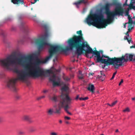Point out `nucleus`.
<instances>
[{
	"mask_svg": "<svg viewBox=\"0 0 135 135\" xmlns=\"http://www.w3.org/2000/svg\"><path fill=\"white\" fill-rule=\"evenodd\" d=\"M36 59L33 56L28 57L22 56L19 58L14 59L13 55H9L6 58H3V68L7 70H10L13 66L17 65H20L25 68L24 70H19L17 69H14L13 71L16 73L17 78L9 80L7 83V86L11 90L16 91V83L18 80L24 81L27 80L28 77L36 78L42 76H50V81L52 82L54 86H60L62 87V94L60 97V102L59 103H56L54 105L52 108L55 113H60L61 108L64 107L65 106L62 105L65 104V96H68V94L67 93V91L69 89L68 86V84L61 82L60 78L57 76V73L60 71V69L57 70L52 68L45 72L39 67L40 64H39L38 66L44 71V74L37 77H33L30 75L28 72L29 68L30 67L29 65L30 64L31 66L36 65V64L38 62L37 61H34V60H35Z\"/></svg>",
	"mask_w": 135,
	"mask_h": 135,
	"instance_id": "obj_1",
	"label": "nucleus"
},
{
	"mask_svg": "<svg viewBox=\"0 0 135 135\" xmlns=\"http://www.w3.org/2000/svg\"><path fill=\"white\" fill-rule=\"evenodd\" d=\"M41 41V43L38 47L39 50L41 51L43 49L48 47L49 48V55L45 59L39 58L37 57V61L38 62L37 63V77L43 75L44 73V71L38 66V65L46 62L51 59L54 54L60 53L62 52H65L66 50H72L74 46H75L76 49L75 53L78 56L81 55L84 51H85L86 47L88 49L87 50L88 53H92L95 56H98L100 52L97 51H93L87 44H85V42L84 41L81 35L77 36H74L72 39L69 40L68 41V45L67 46L66 50L63 49L59 46H52L47 42L45 39L42 40L40 38L37 39V43Z\"/></svg>",
	"mask_w": 135,
	"mask_h": 135,
	"instance_id": "obj_2",
	"label": "nucleus"
},
{
	"mask_svg": "<svg viewBox=\"0 0 135 135\" xmlns=\"http://www.w3.org/2000/svg\"><path fill=\"white\" fill-rule=\"evenodd\" d=\"M121 8V4L118 2L107 3L105 6L107 15L106 20H102L103 17L102 14H95L88 16L86 19L85 22L89 26L92 25L98 28L105 27L107 26V24L109 23L112 21L115 16L123 15V12L119 11Z\"/></svg>",
	"mask_w": 135,
	"mask_h": 135,
	"instance_id": "obj_3",
	"label": "nucleus"
},
{
	"mask_svg": "<svg viewBox=\"0 0 135 135\" xmlns=\"http://www.w3.org/2000/svg\"><path fill=\"white\" fill-rule=\"evenodd\" d=\"M95 59L97 62H101L104 63L102 65V68L105 69L106 66L110 64L116 69H118L122 66L124 62H126L129 60L135 62V55L126 54L121 57L110 58L108 57L102 55L101 56L100 52L98 56H95Z\"/></svg>",
	"mask_w": 135,
	"mask_h": 135,
	"instance_id": "obj_4",
	"label": "nucleus"
},
{
	"mask_svg": "<svg viewBox=\"0 0 135 135\" xmlns=\"http://www.w3.org/2000/svg\"><path fill=\"white\" fill-rule=\"evenodd\" d=\"M66 97V102H65V104H63L62 105H65L64 107V109L66 112L68 114L71 115L72 114L69 112L68 110V109L70 108V105L71 103V100H72V99L71 98L69 95L68 96H65Z\"/></svg>",
	"mask_w": 135,
	"mask_h": 135,
	"instance_id": "obj_5",
	"label": "nucleus"
},
{
	"mask_svg": "<svg viewBox=\"0 0 135 135\" xmlns=\"http://www.w3.org/2000/svg\"><path fill=\"white\" fill-rule=\"evenodd\" d=\"M132 24L129 23V24L128 26V31L126 33V36H124V39L125 40H127L129 44H130V43H132L133 42L131 38L129 37V32H130L131 30L133 28V26L132 25Z\"/></svg>",
	"mask_w": 135,
	"mask_h": 135,
	"instance_id": "obj_6",
	"label": "nucleus"
},
{
	"mask_svg": "<svg viewBox=\"0 0 135 135\" xmlns=\"http://www.w3.org/2000/svg\"><path fill=\"white\" fill-rule=\"evenodd\" d=\"M126 6H129L128 7L125 11L124 12H123V11H121L120 10L121 9V8L119 10V11H122L123 12V14L124 13L125 14V16H128L129 15V9L131 8V7L130 6V5H128L127 4V0H126L125 3H124L123 4V8L124 7ZM121 8H122V7L121 6ZM123 15L122 16H123Z\"/></svg>",
	"mask_w": 135,
	"mask_h": 135,
	"instance_id": "obj_7",
	"label": "nucleus"
},
{
	"mask_svg": "<svg viewBox=\"0 0 135 135\" xmlns=\"http://www.w3.org/2000/svg\"><path fill=\"white\" fill-rule=\"evenodd\" d=\"M88 90L93 93L94 89V85L91 84H89L87 88Z\"/></svg>",
	"mask_w": 135,
	"mask_h": 135,
	"instance_id": "obj_8",
	"label": "nucleus"
},
{
	"mask_svg": "<svg viewBox=\"0 0 135 135\" xmlns=\"http://www.w3.org/2000/svg\"><path fill=\"white\" fill-rule=\"evenodd\" d=\"M46 113L48 115H52L55 113L53 109L52 108H51L47 109Z\"/></svg>",
	"mask_w": 135,
	"mask_h": 135,
	"instance_id": "obj_9",
	"label": "nucleus"
},
{
	"mask_svg": "<svg viewBox=\"0 0 135 135\" xmlns=\"http://www.w3.org/2000/svg\"><path fill=\"white\" fill-rule=\"evenodd\" d=\"M128 19L129 23L131 24H135V17H133L131 18L130 17H128Z\"/></svg>",
	"mask_w": 135,
	"mask_h": 135,
	"instance_id": "obj_10",
	"label": "nucleus"
},
{
	"mask_svg": "<svg viewBox=\"0 0 135 135\" xmlns=\"http://www.w3.org/2000/svg\"><path fill=\"white\" fill-rule=\"evenodd\" d=\"M22 4H24V2L23 0H12V1L14 4H18V1Z\"/></svg>",
	"mask_w": 135,
	"mask_h": 135,
	"instance_id": "obj_11",
	"label": "nucleus"
},
{
	"mask_svg": "<svg viewBox=\"0 0 135 135\" xmlns=\"http://www.w3.org/2000/svg\"><path fill=\"white\" fill-rule=\"evenodd\" d=\"M86 1L84 0H80L79 1L76 2L74 3V4H75L77 8H78L79 7V5L82 3H85Z\"/></svg>",
	"mask_w": 135,
	"mask_h": 135,
	"instance_id": "obj_12",
	"label": "nucleus"
},
{
	"mask_svg": "<svg viewBox=\"0 0 135 135\" xmlns=\"http://www.w3.org/2000/svg\"><path fill=\"white\" fill-rule=\"evenodd\" d=\"M100 74L101 75L99 76V78L100 79L103 80L105 78V74L103 71H100Z\"/></svg>",
	"mask_w": 135,
	"mask_h": 135,
	"instance_id": "obj_13",
	"label": "nucleus"
},
{
	"mask_svg": "<svg viewBox=\"0 0 135 135\" xmlns=\"http://www.w3.org/2000/svg\"><path fill=\"white\" fill-rule=\"evenodd\" d=\"M58 97L55 95L52 98L50 97V99L56 102L57 100Z\"/></svg>",
	"mask_w": 135,
	"mask_h": 135,
	"instance_id": "obj_14",
	"label": "nucleus"
},
{
	"mask_svg": "<svg viewBox=\"0 0 135 135\" xmlns=\"http://www.w3.org/2000/svg\"><path fill=\"white\" fill-rule=\"evenodd\" d=\"M30 118L29 116L27 115H25L22 117V118L23 119L27 120H28L30 119Z\"/></svg>",
	"mask_w": 135,
	"mask_h": 135,
	"instance_id": "obj_15",
	"label": "nucleus"
},
{
	"mask_svg": "<svg viewBox=\"0 0 135 135\" xmlns=\"http://www.w3.org/2000/svg\"><path fill=\"white\" fill-rule=\"evenodd\" d=\"M71 77V78H69L68 76H63V78L64 79V80L66 81H68L69 80Z\"/></svg>",
	"mask_w": 135,
	"mask_h": 135,
	"instance_id": "obj_16",
	"label": "nucleus"
},
{
	"mask_svg": "<svg viewBox=\"0 0 135 135\" xmlns=\"http://www.w3.org/2000/svg\"><path fill=\"white\" fill-rule=\"evenodd\" d=\"M79 74L78 75V77L80 79H82L83 78V76L82 74H81V72L80 71H79Z\"/></svg>",
	"mask_w": 135,
	"mask_h": 135,
	"instance_id": "obj_17",
	"label": "nucleus"
},
{
	"mask_svg": "<svg viewBox=\"0 0 135 135\" xmlns=\"http://www.w3.org/2000/svg\"><path fill=\"white\" fill-rule=\"evenodd\" d=\"M50 135H58V133H57L54 132L53 131L51 132L50 133Z\"/></svg>",
	"mask_w": 135,
	"mask_h": 135,
	"instance_id": "obj_18",
	"label": "nucleus"
},
{
	"mask_svg": "<svg viewBox=\"0 0 135 135\" xmlns=\"http://www.w3.org/2000/svg\"><path fill=\"white\" fill-rule=\"evenodd\" d=\"M130 111L129 108L128 107H127L125 109L123 110L124 112H129Z\"/></svg>",
	"mask_w": 135,
	"mask_h": 135,
	"instance_id": "obj_19",
	"label": "nucleus"
},
{
	"mask_svg": "<svg viewBox=\"0 0 135 135\" xmlns=\"http://www.w3.org/2000/svg\"><path fill=\"white\" fill-rule=\"evenodd\" d=\"M117 102V101H115L114 102L112 103L111 104H108V105H109V106H113Z\"/></svg>",
	"mask_w": 135,
	"mask_h": 135,
	"instance_id": "obj_20",
	"label": "nucleus"
},
{
	"mask_svg": "<svg viewBox=\"0 0 135 135\" xmlns=\"http://www.w3.org/2000/svg\"><path fill=\"white\" fill-rule=\"evenodd\" d=\"M116 73H117V72L116 71L115 72H114L113 74V76H112V78H111V80L112 79H113L114 78V77L115 76V75L116 74Z\"/></svg>",
	"mask_w": 135,
	"mask_h": 135,
	"instance_id": "obj_21",
	"label": "nucleus"
},
{
	"mask_svg": "<svg viewBox=\"0 0 135 135\" xmlns=\"http://www.w3.org/2000/svg\"><path fill=\"white\" fill-rule=\"evenodd\" d=\"M24 133V132L22 131H20L18 133V134L20 135L23 134Z\"/></svg>",
	"mask_w": 135,
	"mask_h": 135,
	"instance_id": "obj_22",
	"label": "nucleus"
},
{
	"mask_svg": "<svg viewBox=\"0 0 135 135\" xmlns=\"http://www.w3.org/2000/svg\"><path fill=\"white\" fill-rule=\"evenodd\" d=\"M45 97V96H44V95L42 96H41V97H40L39 98H37V99L38 100H39L41 98H44Z\"/></svg>",
	"mask_w": 135,
	"mask_h": 135,
	"instance_id": "obj_23",
	"label": "nucleus"
},
{
	"mask_svg": "<svg viewBox=\"0 0 135 135\" xmlns=\"http://www.w3.org/2000/svg\"><path fill=\"white\" fill-rule=\"evenodd\" d=\"M65 119H67V120H70V118L69 117H67V116H65Z\"/></svg>",
	"mask_w": 135,
	"mask_h": 135,
	"instance_id": "obj_24",
	"label": "nucleus"
},
{
	"mask_svg": "<svg viewBox=\"0 0 135 135\" xmlns=\"http://www.w3.org/2000/svg\"><path fill=\"white\" fill-rule=\"evenodd\" d=\"M48 91V90H44L43 91V92L44 93H46Z\"/></svg>",
	"mask_w": 135,
	"mask_h": 135,
	"instance_id": "obj_25",
	"label": "nucleus"
},
{
	"mask_svg": "<svg viewBox=\"0 0 135 135\" xmlns=\"http://www.w3.org/2000/svg\"><path fill=\"white\" fill-rule=\"evenodd\" d=\"M123 82V80L122 79L121 81L119 83V86Z\"/></svg>",
	"mask_w": 135,
	"mask_h": 135,
	"instance_id": "obj_26",
	"label": "nucleus"
},
{
	"mask_svg": "<svg viewBox=\"0 0 135 135\" xmlns=\"http://www.w3.org/2000/svg\"><path fill=\"white\" fill-rule=\"evenodd\" d=\"M88 99V97H86L83 98V100H87Z\"/></svg>",
	"mask_w": 135,
	"mask_h": 135,
	"instance_id": "obj_27",
	"label": "nucleus"
},
{
	"mask_svg": "<svg viewBox=\"0 0 135 135\" xmlns=\"http://www.w3.org/2000/svg\"><path fill=\"white\" fill-rule=\"evenodd\" d=\"M81 31H78L77 32V34H81Z\"/></svg>",
	"mask_w": 135,
	"mask_h": 135,
	"instance_id": "obj_28",
	"label": "nucleus"
},
{
	"mask_svg": "<svg viewBox=\"0 0 135 135\" xmlns=\"http://www.w3.org/2000/svg\"><path fill=\"white\" fill-rule=\"evenodd\" d=\"M94 74V73H91L89 74V76L90 77L91 76H93V75Z\"/></svg>",
	"mask_w": 135,
	"mask_h": 135,
	"instance_id": "obj_29",
	"label": "nucleus"
},
{
	"mask_svg": "<svg viewBox=\"0 0 135 135\" xmlns=\"http://www.w3.org/2000/svg\"><path fill=\"white\" fill-rule=\"evenodd\" d=\"M135 48V45H132L130 47V48Z\"/></svg>",
	"mask_w": 135,
	"mask_h": 135,
	"instance_id": "obj_30",
	"label": "nucleus"
},
{
	"mask_svg": "<svg viewBox=\"0 0 135 135\" xmlns=\"http://www.w3.org/2000/svg\"><path fill=\"white\" fill-rule=\"evenodd\" d=\"M79 100H83V98H79Z\"/></svg>",
	"mask_w": 135,
	"mask_h": 135,
	"instance_id": "obj_31",
	"label": "nucleus"
},
{
	"mask_svg": "<svg viewBox=\"0 0 135 135\" xmlns=\"http://www.w3.org/2000/svg\"><path fill=\"white\" fill-rule=\"evenodd\" d=\"M2 120V117H0V122H1Z\"/></svg>",
	"mask_w": 135,
	"mask_h": 135,
	"instance_id": "obj_32",
	"label": "nucleus"
},
{
	"mask_svg": "<svg viewBox=\"0 0 135 135\" xmlns=\"http://www.w3.org/2000/svg\"><path fill=\"white\" fill-rule=\"evenodd\" d=\"M127 24V23H125V24L124 25V28H126V24Z\"/></svg>",
	"mask_w": 135,
	"mask_h": 135,
	"instance_id": "obj_33",
	"label": "nucleus"
},
{
	"mask_svg": "<svg viewBox=\"0 0 135 135\" xmlns=\"http://www.w3.org/2000/svg\"><path fill=\"white\" fill-rule=\"evenodd\" d=\"M132 8L134 9L135 10V6H132Z\"/></svg>",
	"mask_w": 135,
	"mask_h": 135,
	"instance_id": "obj_34",
	"label": "nucleus"
},
{
	"mask_svg": "<svg viewBox=\"0 0 135 135\" xmlns=\"http://www.w3.org/2000/svg\"><path fill=\"white\" fill-rule=\"evenodd\" d=\"M36 1H37V0H34V2L32 3L34 4L36 2Z\"/></svg>",
	"mask_w": 135,
	"mask_h": 135,
	"instance_id": "obj_35",
	"label": "nucleus"
},
{
	"mask_svg": "<svg viewBox=\"0 0 135 135\" xmlns=\"http://www.w3.org/2000/svg\"><path fill=\"white\" fill-rule=\"evenodd\" d=\"M132 99L133 100H135V97L134 98H132Z\"/></svg>",
	"mask_w": 135,
	"mask_h": 135,
	"instance_id": "obj_36",
	"label": "nucleus"
},
{
	"mask_svg": "<svg viewBox=\"0 0 135 135\" xmlns=\"http://www.w3.org/2000/svg\"><path fill=\"white\" fill-rule=\"evenodd\" d=\"M59 122L60 123H62V121L61 120H59Z\"/></svg>",
	"mask_w": 135,
	"mask_h": 135,
	"instance_id": "obj_37",
	"label": "nucleus"
},
{
	"mask_svg": "<svg viewBox=\"0 0 135 135\" xmlns=\"http://www.w3.org/2000/svg\"><path fill=\"white\" fill-rule=\"evenodd\" d=\"M79 98V95H77L76 97V99H77Z\"/></svg>",
	"mask_w": 135,
	"mask_h": 135,
	"instance_id": "obj_38",
	"label": "nucleus"
},
{
	"mask_svg": "<svg viewBox=\"0 0 135 135\" xmlns=\"http://www.w3.org/2000/svg\"><path fill=\"white\" fill-rule=\"evenodd\" d=\"M118 131V129H117L116 131H115V132H117Z\"/></svg>",
	"mask_w": 135,
	"mask_h": 135,
	"instance_id": "obj_39",
	"label": "nucleus"
},
{
	"mask_svg": "<svg viewBox=\"0 0 135 135\" xmlns=\"http://www.w3.org/2000/svg\"><path fill=\"white\" fill-rule=\"evenodd\" d=\"M66 123H67V124H69V122H67V121L66 122Z\"/></svg>",
	"mask_w": 135,
	"mask_h": 135,
	"instance_id": "obj_40",
	"label": "nucleus"
},
{
	"mask_svg": "<svg viewBox=\"0 0 135 135\" xmlns=\"http://www.w3.org/2000/svg\"><path fill=\"white\" fill-rule=\"evenodd\" d=\"M100 135H104L103 134H101Z\"/></svg>",
	"mask_w": 135,
	"mask_h": 135,
	"instance_id": "obj_41",
	"label": "nucleus"
},
{
	"mask_svg": "<svg viewBox=\"0 0 135 135\" xmlns=\"http://www.w3.org/2000/svg\"><path fill=\"white\" fill-rule=\"evenodd\" d=\"M130 76V75H129V77Z\"/></svg>",
	"mask_w": 135,
	"mask_h": 135,
	"instance_id": "obj_42",
	"label": "nucleus"
}]
</instances>
